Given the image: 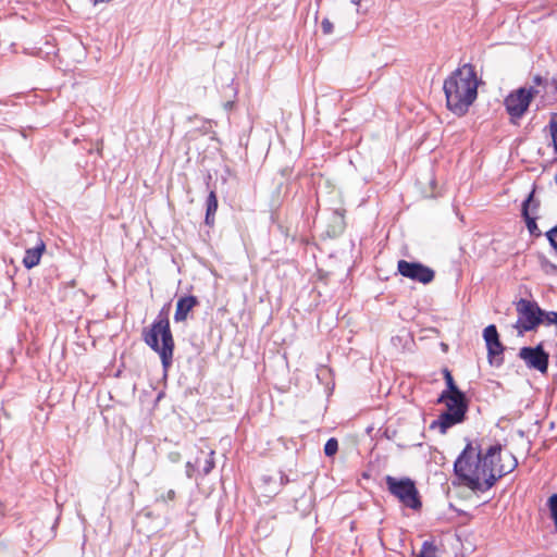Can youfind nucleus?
<instances>
[{"mask_svg":"<svg viewBox=\"0 0 557 557\" xmlns=\"http://www.w3.org/2000/svg\"><path fill=\"white\" fill-rule=\"evenodd\" d=\"M549 131L555 151H557V113L549 121Z\"/></svg>","mask_w":557,"mask_h":557,"instance_id":"nucleus-19","label":"nucleus"},{"mask_svg":"<svg viewBox=\"0 0 557 557\" xmlns=\"http://www.w3.org/2000/svg\"><path fill=\"white\" fill-rule=\"evenodd\" d=\"M45 249L46 245L42 240H39L35 247L26 249L23 258L24 267L27 269L36 267L39 263Z\"/></svg>","mask_w":557,"mask_h":557,"instance_id":"nucleus-11","label":"nucleus"},{"mask_svg":"<svg viewBox=\"0 0 557 557\" xmlns=\"http://www.w3.org/2000/svg\"><path fill=\"white\" fill-rule=\"evenodd\" d=\"M338 443L335 438H330L324 445V454L327 457H332L337 453Z\"/></svg>","mask_w":557,"mask_h":557,"instance_id":"nucleus-20","label":"nucleus"},{"mask_svg":"<svg viewBox=\"0 0 557 557\" xmlns=\"http://www.w3.org/2000/svg\"><path fill=\"white\" fill-rule=\"evenodd\" d=\"M385 483L388 492L395 496L403 505L414 510L421 508L422 504L419 498V492L411 479H397L392 475H386Z\"/></svg>","mask_w":557,"mask_h":557,"instance_id":"nucleus-5","label":"nucleus"},{"mask_svg":"<svg viewBox=\"0 0 557 557\" xmlns=\"http://www.w3.org/2000/svg\"><path fill=\"white\" fill-rule=\"evenodd\" d=\"M143 336L145 343L159 354L163 368H169L173 359L174 339L168 314L161 311L150 329L144 331Z\"/></svg>","mask_w":557,"mask_h":557,"instance_id":"nucleus-3","label":"nucleus"},{"mask_svg":"<svg viewBox=\"0 0 557 557\" xmlns=\"http://www.w3.org/2000/svg\"><path fill=\"white\" fill-rule=\"evenodd\" d=\"M547 238L552 246L557 249V225L552 228L549 232H547Z\"/></svg>","mask_w":557,"mask_h":557,"instance_id":"nucleus-24","label":"nucleus"},{"mask_svg":"<svg viewBox=\"0 0 557 557\" xmlns=\"http://www.w3.org/2000/svg\"><path fill=\"white\" fill-rule=\"evenodd\" d=\"M518 356L530 370H536L542 374L547 372L549 355L544 350L542 344L535 347H522Z\"/></svg>","mask_w":557,"mask_h":557,"instance_id":"nucleus-8","label":"nucleus"},{"mask_svg":"<svg viewBox=\"0 0 557 557\" xmlns=\"http://www.w3.org/2000/svg\"><path fill=\"white\" fill-rule=\"evenodd\" d=\"M206 224L212 225L218 210V198L215 191L211 190L207 198Z\"/></svg>","mask_w":557,"mask_h":557,"instance_id":"nucleus-12","label":"nucleus"},{"mask_svg":"<svg viewBox=\"0 0 557 557\" xmlns=\"http://www.w3.org/2000/svg\"><path fill=\"white\" fill-rule=\"evenodd\" d=\"M225 107H226V108H231V107H232V103H231V102H227V103L225 104Z\"/></svg>","mask_w":557,"mask_h":557,"instance_id":"nucleus-29","label":"nucleus"},{"mask_svg":"<svg viewBox=\"0 0 557 557\" xmlns=\"http://www.w3.org/2000/svg\"><path fill=\"white\" fill-rule=\"evenodd\" d=\"M444 375L447 384V389L444 391L442 394H453L460 392L454 382L451 373L447 369L444 370Z\"/></svg>","mask_w":557,"mask_h":557,"instance_id":"nucleus-18","label":"nucleus"},{"mask_svg":"<svg viewBox=\"0 0 557 557\" xmlns=\"http://www.w3.org/2000/svg\"><path fill=\"white\" fill-rule=\"evenodd\" d=\"M175 498V491L169 490L165 494H162L158 497V500L161 502H168V500H174Z\"/></svg>","mask_w":557,"mask_h":557,"instance_id":"nucleus-25","label":"nucleus"},{"mask_svg":"<svg viewBox=\"0 0 557 557\" xmlns=\"http://www.w3.org/2000/svg\"><path fill=\"white\" fill-rule=\"evenodd\" d=\"M518 466L511 453L502 454L500 445H493L481 453L469 443L454 463V470L463 485L472 491L484 492L502 476Z\"/></svg>","mask_w":557,"mask_h":557,"instance_id":"nucleus-1","label":"nucleus"},{"mask_svg":"<svg viewBox=\"0 0 557 557\" xmlns=\"http://www.w3.org/2000/svg\"><path fill=\"white\" fill-rule=\"evenodd\" d=\"M535 94L533 87H520L505 98V108L512 121L522 117Z\"/></svg>","mask_w":557,"mask_h":557,"instance_id":"nucleus-7","label":"nucleus"},{"mask_svg":"<svg viewBox=\"0 0 557 557\" xmlns=\"http://www.w3.org/2000/svg\"><path fill=\"white\" fill-rule=\"evenodd\" d=\"M548 507L552 513V518L557 516V494H553L548 499Z\"/></svg>","mask_w":557,"mask_h":557,"instance_id":"nucleus-22","label":"nucleus"},{"mask_svg":"<svg viewBox=\"0 0 557 557\" xmlns=\"http://www.w3.org/2000/svg\"><path fill=\"white\" fill-rule=\"evenodd\" d=\"M418 557H440L436 545L431 541H425L422 544Z\"/></svg>","mask_w":557,"mask_h":557,"instance_id":"nucleus-16","label":"nucleus"},{"mask_svg":"<svg viewBox=\"0 0 557 557\" xmlns=\"http://www.w3.org/2000/svg\"><path fill=\"white\" fill-rule=\"evenodd\" d=\"M542 322L546 323L547 325L557 324V312L556 311L544 312V314L542 317Z\"/></svg>","mask_w":557,"mask_h":557,"instance_id":"nucleus-21","label":"nucleus"},{"mask_svg":"<svg viewBox=\"0 0 557 557\" xmlns=\"http://www.w3.org/2000/svg\"><path fill=\"white\" fill-rule=\"evenodd\" d=\"M111 0H94V4L110 2Z\"/></svg>","mask_w":557,"mask_h":557,"instance_id":"nucleus-27","label":"nucleus"},{"mask_svg":"<svg viewBox=\"0 0 557 557\" xmlns=\"http://www.w3.org/2000/svg\"><path fill=\"white\" fill-rule=\"evenodd\" d=\"M438 403H445L447 410L440 416L437 421L432 423V428L438 426L441 433L444 434L447 429L463 421L468 404L462 392L441 394Z\"/></svg>","mask_w":557,"mask_h":557,"instance_id":"nucleus-4","label":"nucleus"},{"mask_svg":"<svg viewBox=\"0 0 557 557\" xmlns=\"http://www.w3.org/2000/svg\"><path fill=\"white\" fill-rule=\"evenodd\" d=\"M516 310L518 313V320L513 326L518 331L519 335L534 330L540 323H542L544 311L536 302L521 298L517 302Z\"/></svg>","mask_w":557,"mask_h":557,"instance_id":"nucleus-6","label":"nucleus"},{"mask_svg":"<svg viewBox=\"0 0 557 557\" xmlns=\"http://www.w3.org/2000/svg\"><path fill=\"white\" fill-rule=\"evenodd\" d=\"M488 359L491 364L499 366L502 363V359L497 360L496 358L503 354L504 347L502 343L495 342L493 344H487Z\"/></svg>","mask_w":557,"mask_h":557,"instance_id":"nucleus-13","label":"nucleus"},{"mask_svg":"<svg viewBox=\"0 0 557 557\" xmlns=\"http://www.w3.org/2000/svg\"><path fill=\"white\" fill-rule=\"evenodd\" d=\"M500 465V461H498L497 459L494 460V466H499Z\"/></svg>","mask_w":557,"mask_h":557,"instance_id":"nucleus-28","label":"nucleus"},{"mask_svg":"<svg viewBox=\"0 0 557 557\" xmlns=\"http://www.w3.org/2000/svg\"><path fill=\"white\" fill-rule=\"evenodd\" d=\"M214 450L211 449L207 457L205 458L203 463L201 465L200 459H196V465L201 469L203 475H208L212 469L214 468Z\"/></svg>","mask_w":557,"mask_h":557,"instance_id":"nucleus-14","label":"nucleus"},{"mask_svg":"<svg viewBox=\"0 0 557 557\" xmlns=\"http://www.w3.org/2000/svg\"><path fill=\"white\" fill-rule=\"evenodd\" d=\"M198 305V299L195 296H185L177 300L174 320L182 322L187 319L188 313L194 307Z\"/></svg>","mask_w":557,"mask_h":557,"instance_id":"nucleus-10","label":"nucleus"},{"mask_svg":"<svg viewBox=\"0 0 557 557\" xmlns=\"http://www.w3.org/2000/svg\"><path fill=\"white\" fill-rule=\"evenodd\" d=\"M398 272L412 281L429 284L434 280V271L418 262H409L406 260H399L397 264Z\"/></svg>","mask_w":557,"mask_h":557,"instance_id":"nucleus-9","label":"nucleus"},{"mask_svg":"<svg viewBox=\"0 0 557 557\" xmlns=\"http://www.w3.org/2000/svg\"><path fill=\"white\" fill-rule=\"evenodd\" d=\"M186 467H187V471H186L187 476L191 478L193 476V471H194V466H193L191 462H187Z\"/></svg>","mask_w":557,"mask_h":557,"instance_id":"nucleus-26","label":"nucleus"},{"mask_svg":"<svg viewBox=\"0 0 557 557\" xmlns=\"http://www.w3.org/2000/svg\"><path fill=\"white\" fill-rule=\"evenodd\" d=\"M483 337L485 339L486 345L498 342L499 337H498L496 326L493 324L486 326L483 331Z\"/></svg>","mask_w":557,"mask_h":557,"instance_id":"nucleus-17","label":"nucleus"},{"mask_svg":"<svg viewBox=\"0 0 557 557\" xmlns=\"http://www.w3.org/2000/svg\"><path fill=\"white\" fill-rule=\"evenodd\" d=\"M533 203V195L530 194L528 196V198L523 201L522 203V214L524 215L525 220H527V225L529 227V230L532 232V228L533 227H536V224H535V221L533 218L530 216V207L531 205Z\"/></svg>","mask_w":557,"mask_h":557,"instance_id":"nucleus-15","label":"nucleus"},{"mask_svg":"<svg viewBox=\"0 0 557 557\" xmlns=\"http://www.w3.org/2000/svg\"><path fill=\"white\" fill-rule=\"evenodd\" d=\"M354 3L358 4L359 3V0H352Z\"/></svg>","mask_w":557,"mask_h":557,"instance_id":"nucleus-30","label":"nucleus"},{"mask_svg":"<svg viewBox=\"0 0 557 557\" xmlns=\"http://www.w3.org/2000/svg\"><path fill=\"white\" fill-rule=\"evenodd\" d=\"M321 28H322L323 34L330 35L333 32V23L329 18H324L321 22Z\"/></svg>","mask_w":557,"mask_h":557,"instance_id":"nucleus-23","label":"nucleus"},{"mask_svg":"<svg viewBox=\"0 0 557 557\" xmlns=\"http://www.w3.org/2000/svg\"><path fill=\"white\" fill-rule=\"evenodd\" d=\"M478 85L476 73L471 64L467 63L455 70L443 85L448 110L463 115L476 99Z\"/></svg>","mask_w":557,"mask_h":557,"instance_id":"nucleus-2","label":"nucleus"}]
</instances>
